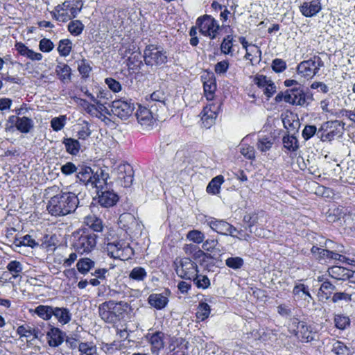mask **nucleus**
Instances as JSON below:
<instances>
[{
    "label": "nucleus",
    "instance_id": "7c9ffc66",
    "mask_svg": "<svg viewBox=\"0 0 355 355\" xmlns=\"http://www.w3.org/2000/svg\"><path fill=\"white\" fill-rule=\"evenodd\" d=\"M55 71L59 79L63 83H68L71 80V69L68 64L59 63L56 67Z\"/></svg>",
    "mask_w": 355,
    "mask_h": 355
},
{
    "label": "nucleus",
    "instance_id": "c756f323",
    "mask_svg": "<svg viewBox=\"0 0 355 355\" xmlns=\"http://www.w3.org/2000/svg\"><path fill=\"white\" fill-rule=\"evenodd\" d=\"M293 294L298 299H303L307 302H310V300L313 299L309 293L308 286L304 284L295 285L293 290Z\"/></svg>",
    "mask_w": 355,
    "mask_h": 355
},
{
    "label": "nucleus",
    "instance_id": "a19ab883",
    "mask_svg": "<svg viewBox=\"0 0 355 355\" xmlns=\"http://www.w3.org/2000/svg\"><path fill=\"white\" fill-rule=\"evenodd\" d=\"M204 92L207 100H211L216 89V83L214 79L209 78L203 84Z\"/></svg>",
    "mask_w": 355,
    "mask_h": 355
},
{
    "label": "nucleus",
    "instance_id": "6e6552de",
    "mask_svg": "<svg viewBox=\"0 0 355 355\" xmlns=\"http://www.w3.org/2000/svg\"><path fill=\"white\" fill-rule=\"evenodd\" d=\"M177 275L186 279L191 280L198 272L197 264L190 257H179L174 261Z\"/></svg>",
    "mask_w": 355,
    "mask_h": 355
},
{
    "label": "nucleus",
    "instance_id": "a18cd8bd",
    "mask_svg": "<svg viewBox=\"0 0 355 355\" xmlns=\"http://www.w3.org/2000/svg\"><path fill=\"white\" fill-rule=\"evenodd\" d=\"M14 243L17 246H28L33 248L37 245V243L32 238L31 236L26 234L24 236L15 238Z\"/></svg>",
    "mask_w": 355,
    "mask_h": 355
},
{
    "label": "nucleus",
    "instance_id": "393cba45",
    "mask_svg": "<svg viewBox=\"0 0 355 355\" xmlns=\"http://www.w3.org/2000/svg\"><path fill=\"white\" fill-rule=\"evenodd\" d=\"M112 175L117 178H134L136 174L133 167L128 163L121 164L114 168L112 171Z\"/></svg>",
    "mask_w": 355,
    "mask_h": 355
},
{
    "label": "nucleus",
    "instance_id": "e2e57ef3",
    "mask_svg": "<svg viewBox=\"0 0 355 355\" xmlns=\"http://www.w3.org/2000/svg\"><path fill=\"white\" fill-rule=\"evenodd\" d=\"M78 69L83 77L87 78L92 71V67L85 60H82L78 64Z\"/></svg>",
    "mask_w": 355,
    "mask_h": 355
},
{
    "label": "nucleus",
    "instance_id": "37998d69",
    "mask_svg": "<svg viewBox=\"0 0 355 355\" xmlns=\"http://www.w3.org/2000/svg\"><path fill=\"white\" fill-rule=\"evenodd\" d=\"M84 28V24L80 20L71 21L68 24L69 32L74 36L80 35Z\"/></svg>",
    "mask_w": 355,
    "mask_h": 355
},
{
    "label": "nucleus",
    "instance_id": "bf43d9fd",
    "mask_svg": "<svg viewBox=\"0 0 355 355\" xmlns=\"http://www.w3.org/2000/svg\"><path fill=\"white\" fill-rule=\"evenodd\" d=\"M335 325L339 329H345L349 325V319L342 315H336L334 318Z\"/></svg>",
    "mask_w": 355,
    "mask_h": 355
},
{
    "label": "nucleus",
    "instance_id": "9d476101",
    "mask_svg": "<svg viewBox=\"0 0 355 355\" xmlns=\"http://www.w3.org/2000/svg\"><path fill=\"white\" fill-rule=\"evenodd\" d=\"M324 62L318 55H314L307 60L301 62L297 66V73L304 78H313L317 75Z\"/></svg>",
    "mask_w": 355,
    "mask_h": 355
},
{
    "label": "nucleus",
    "instance_id": "5701e85b",
    "mask_svg": "<svg viewBox=\"0 0 355 355\" xmlns=\"http://www.w3.org/2000/svg\"><path fill=\"white\" fill-rule=\"evenodd\" d=\"M98 202L105 207L114 206L119 200L118 196L113 190H106L98 196Z\"/></svg>",
    "mask_w": 355,
    "mask_h": 355
},
{
    "label": "nucleus",
    "instance_id": "f8f14e48",
    "mask_svg": "<svg viewBox=\"0 0 355 355\" xmlns=\"http://www.w3.org/2000/svg\"><path fill=\"white\" fill-rule=\"evenodd\" d=\"M134 104L128 100L118 99L112 103V112L121 119H127L132 114Z\"/></svg>",
    "mask_w": 355,
    "mask_h": 355
},
{
    "label": "nucleus",
    "instance_id": "864d4df0",
    "mask_svg": "<svg viewBox=\"0 0 355 355\" xmlns=\"http://www.w3.org/2000/svg\"><path fill=\"white\" fill-rule=\"evenodd\" d=\"M243 263V259L239 257H229L225 260L227 266L234 270L240 269Z\"/></svg>",
    "mask_w": 355,
    "mask_h": 355
},
{
    "label": "nucleus",
    "instance_id": "c9c22d12",
    "mask_svg": "<svg viewBox=\"0 0 355 355\" xmlns=\"http://www.w3.org/2000/svg\"><path fill=\"white\" fill-rule=\"evenodd\" d=\"M66 150L71 155H76L78 153L80 145L78 140L72 138H67L63 141Z\"/></svg>",
    "mask_w": 355,
    "mask_h": 355
},
{
    "label": "nucleus",
    "instance_id": "412c9836",
    "mask_svg": "<svg viewBox=\"0 0 355 355\" xmlns=\"http://www.w3.org/2000/svg\"><path fill=\"white\" fill-rule=\"evenodd\" d=\"M157 110H151V108L147 109L146 107L139 108L136 113L137 119L138 122L144 126H150L153 123L154 117L153 114Z\"/></svg>",
    "mask_w": 355,
    "mask_h": 355
},
{
    "label": "nucleus",
    "instance_id": "6ab92c4d",
    "mask_svg": "<svg viewBox=\"0 0 355 355\" xmlns=\"http://www.w3.org/2000/svg\"><path fill=\"white\" fill-rule=\"evenodd\" d=\"M321 9L322 6L320 0L304 2L300 7L301 13L306 17L315 16Z\"/></svg>",
    "mask_w": 355,
    "mask_h": 355
},
{
    "label": "nucleus",
    "instance_id": "1a4fd4ad",
    "mask_svg": "<svg viewBox=\"0 0 355 355\" xmlns=\"http://www.w3.org/2000/svg\"><path fill=\"white\" fill-rule=\"evenodd\" d=\"M289 331L293 334L297 338L303 343H309L314 340L315 333L311 326L304 321H300L297 318L292 320Z\"/></svg>",
    "mask_w": 355,
    "mask_h": 355
},
{
    "label": "nucleus",
    "instance_id": "cd10ccee",
    "mask_svg": "<svg viewBox=\"0 0 355 355\" xmlns=\"http://www.w3.org/2000/svg\"><path fill=\"white\" fill-rule=\"evenodd\" d=\"M16 332L20 338H28L33 336L34 339H37L39 337L40 331L38 328L31 327L29 324H25L19 326Z\"/></svg>",
    "mask_w": 355,
    "mask_h": 355
},
{
    "label": "nucleus",
    "instance_id": "ddd939ff",
    "mask_svg": "<svg viewBox=\"0 0 355 355\" xmlns=\"http://www.w3.org/2000/svg\"><path fill=\"white\" fill-rule=\"evenodd\" d=\"M344 126L345 123L338 120L327 121L322 126V129L327 132L325 138L331 141L335 137H341L344 132Z\"/></svg>",
    "mask_w": 355,
    "mask_h": 355
},
{
    "label": "nucleus",
    "instance_id": "79ce46f5",
    "mask_svg": "<svg viewBox=\"0 0 355 355\" xmlns=\"http://www.w3.org/2000/svg\"><path fill=\"white\" fill-rule=\"evenodd\" d=\"M233 40V36L232 35H228L223 38L220 44L221 53L225 55H232Z\"/></svg>",
    "mask_w": 355,
    "mask_h": 355
},
{
    "label": "nucleus",
    "instance_id": "49530a36",
    "mask_svg": "<svg viewBox=\"0 0 355 355\" xmlns=\"http://www.w3.org/2000/svg\"><path fill=\"white\" fill-rule=\"evenodd\" d=\"M191 280L198 288L206 289L210 286V280L206 275L196 273Z\"/></svg>",
    "mask_w": 355,
    "mask_h": 355
},
{
    "label": "nucleus",
    "instance_id": "338daca9",
    "mask_svg": "<svg viewBox=\"0 0 355 355\" xmlns=\"http://www.w3.org/2000/svg\"><path fill=\"white\" fill-rule=\"evenodd\" d=\"M105 82L112 92H119L121 90V85L114 78H107Z\"/></svg>",
    "mask_w": 355,
    "mask_h": 355
},
{
    "label": "nucleus",
    "instance_id": "6e6d98bb",
    "mask_svg": "<svg viewBox=\"0 0 355 355\" xmlns=\"http://www.w3.org/2000/svg\"><path fill=\"white\" fill-rule=\"evenodd\" d=\"M273 144L272 139L267 137H260L257 144V148L261 152L269 150Z\"/></svg>",
    "mask_w": 355,
    "mask_h": 355
},
{
    "label": "nucleus",
    "instance_id": "4c0bfd02",
    "mask_svg": "<svg viewBox=\"0 0 355 355\" xmlns=\"http://www.w3.org/2000/svg\"><path fill=\"white\" fill-rule=\"evenodd\" d=\"M72 48V42L69 39L60 40L58 51L61 56L66 57L69 55Z\"/></svg>",
    "mask_w": 355,
    "mask_h": 355
},
{
    "label": "nucleus",
    "instance_id": "de8ad7c7",
    "mask_svg": "<svg viewBox=\"0 0 355 355\" xmlns=\"http://www.w3.org/2000/svg\"><path fill=\"white\" fill-rule=\"evenodd\" d=\"M336 288V286L331 282L325 281L321 284L319 293L324 296L326 300H328Z\"/></svg>",
    "mask_w": 355,
    "mask_h": 355
},
{
    "label": "nucleus",
    "instance_id": "b1692460",
    "mask_svg": "<svg viewBox=\"0 0 355 355\" xmlns=\"http://www.w3.org/2000/svg\"><path fill=\"white\" fill-rule=\"evenodd\" d=\"M64 337V333L56 327H52L47 333L48 343L51 347H58L61 345Z\"/></svg>",
    "mask_w": 355,
    "mask_h": 355
},
{
    "label": "nucleus",
    "instance_id": "f03ea898",
    "mask_svg": "<svg viewBox=\"0 0 355 355\" xmlns=\"http://www.w3.org/2000/svg\"><path fill=\"white\" fill-rule=\"evenodd\" d=\"M128 304L124 301L109 300L98 306L99 315L107 323L116 324L124 317Z\"/></svg>",
    "mask_w": 355,
    "mask_h": 355
},
{
    "label": "nucleus",
    "instance_id": "f704fd0d",
    "mask_svg": "<svg viewBox=\"0 0 355 355\" xmlns=\"http://www.w3.org/2000/svg\"><path fill=\"white\" fill-rule=\"evenodd\" d=\"M33 127V121L31 119L23 116L19 117L16 128L22 133H28Z\"/></svg>",
    "mask_w": 355,
    "mask_h": 355
},
{
    "label": "nucleus",
    "instance_id": "ea45409f",
    "mask_svg": "<svg viewBox=\"0 0 355 355\" xmlns=\"http://www.w3.org/2000/svg\"><path fill=\"white\" fill-rule=\"evenodd\" d=\"M187 239L196 244L202 243L205 236L203 232L198 230H192L188 232Z\"/></svg>",
    "mask_w": 355,
    "mask_h": 355
},
{
    "label": "nucleus",
    "instance_id": "69168bd1",
    "mask_svg": "<svg viewBox=\"0 0 355 355\" xmlns=\"http://www.w3.org/2000/svg\"><path fill=\"white\" fill-rule=\"evenodd\" d=\"M65 116L55 117L51 119V125L55 131H59L64 126Z\"/></svg>",
    "mask_w": 355,
    "mask_h": 355
},
{
    "label": "nucleus",
    "instance_id": "c03bdc74",
    "mask_svg": "<svg viewBox=\"0 0 355 355\" xmlns=\"http://www.w3.org/2000/svg\"><path fill=\"white\" fill-rule=\"evenodd\" d=\"M284 146L290 151H295L298 149V141L293 135H286L283 137Z\"/></svg>",
    "mask_w": 355,
    "mask_h": 355
},
{
    "label": "nucleus",
    "instance_id": "f3484780",
    "mask_svg": "<svg viewBox=\"0 0 355 355\" xmlns=\"http://www.w3.org/2000/svg\"><path fill=\"white\" fill-rule=\"evenodd\" d=\"M107 179H87L85 182L89 190H93L98 196L106 190H112V186L107 182Z\"/></svg>",
    "mask_w": 355,
    "mask_h": 355
},
{
    "label": "nucleus",
    "instance_id": "a878e982",
    "mask_svg": "<svg viewBox=\"0 0 355 355\" xmlns=\"http://www.w3.org/2000/svg\"><path fill=\"white\" fill-rule=\"evenodd\" d=\"M329 272L333 278L338 280L349 279L353 275L352 270L341 266H334L329 269Z\"/></svg>",
    "mask_w": 355,
    "mask_h": 355
},
{
    "label": "nucleus",
    "instance_id": "3c124183",
    "mask_svg": "<svg viewBox=\"0 0 355 355\" xmlns=\"http://www.w3.org/2000/svg\"><path fill=\"white\" fill-rule=\"evenodd\" d=\"M80 355H94L96 352V348L92 343H80L78 345Z\"/></svg>",
    "mask_w": 355,
    "mask_h": 355
},
{
    "label": "nucleus",
    "instance_id": "20e7f679",
    "mask_svg": "<svg viewBox=\"0 0 355 355\" xmlns=\"http://www.w3.org/2000/svg\"><path fill=\"white\" fill-rule=\"evenodd\" d=\"M73 248L80 254L89 253L95 249L97 243L96 234L87 228L76 231L73 234Z\"/></svg>",
    "mask_w": 355,
    "mask_h": 355
},
{
    "label": "nucleus",
    "instance_id": "680f3d73",
    "mask_svg": "<svg viewBox=\"0 0 355 355\" xmlns=\"http://www.w3.org/2000/svg\"><path fill=\"white\" fill-rule=\"evenodd\" d=\"M54 48L53 42L46 38H43L40 41L39 49L42 52H50Z\"/></svg>",
    "mask_w": 355,
    "mask_h": 355
},
{
    "label": "nucleus",
    "instance_id": "4be33fe9",
    "mask_svg": "<svg viewBox=\"0 0 355 355\" xmlns=\"http://www.w3.org/2000/svg\"><path fill=\"white\" fill-rule=\"evenodd\" d=\"M15 47L19 54L33 61H40L43 58L40 53L35 52L28 49V47L22 42H17Z\"/></svg>",
    "mask_w": 355,
    "mask_h": 355
},
{
    "label": "nucleus",
    "instance_id": "13d9d810",
    "mask_svg": "<svg viewBox=\"0 0 355 355\" xmlns=\"http://www.w3.org/2000/svg\"><path fill=\"white\" fill-rule=\"evenodd\" d=\"M218 244V239L209 238L206 240H204L202 245V248L207 252H212L214 250L216 249V246Z\"/></svg>",
    "mask_w": 355,
    "mask_h": 355
},
{
    "label": "nucleus",
    "instance_id": "aec40b11",
    "mask_svg": "<svg viewBox=\"0 0 355 355\" xmlns=\"http://www.w3.org/2000/svg\"><path fill=\"white\" fill-rule=\"evenodd\" d=\"M146 338H148L149 343L151 345V350L153 354H158V352L164 346V333L161 331H157L153 334H148Z\"/></svg>",
    "mask_w": 355,
    "mask_h": 355
},
{
    "label": "nucleus",
    "instance_id": "58836bf2",
    "mask_svg": "<svg viewBox=\"0 0 355 355\" xmlns=\"http://www.w3.org/2000/svg\"><path fill=\"white\" fill-rule=\"evenodd\" d=\"M77 269L82 274H86L94 266V262L89 258L80 259L77 263Z\"/></svg>",
    "mask_w": 355,
    "mask_h": 355
},
{
    "label": "nucleus",
    "instance_id": "0eeeda50",
    "mask_svg": "<svg viewBox=\"0 0 355 355\" xmlns=\"http://www.w3.org/2000/svg\"><path fill=\"white\" fill-rule=\"evenodd\" d=\"M105 250L107 255L115 259L127 260L133 254V250L129 244H126L121 241L115 240L111 242L107 239L105 242Z\"/></svg>",
    "mask_w": 355,
    "mask_h": 355
},
{
    "label": "nucleus",
    "instance_id": "774afa93",
    "mask_svg": "<svg viewBox=\"0 0 355 355\" xmlns=\"http://www.w3.org/2000/svg\"><path fill=\"white\" fill-rule=\"evenodd\" d=\"M272 68L275 72H282L286 68V62L282 59L276 58L272 61Z\"/></svg>",
    "mask_w": 355,
    "mask_h": 355
},
{
    "label": "nucleus",
    "instance_id": "dca6fc26",
    "mask_svg": "<svg viewBox=\"0 0 355 355\" xmlns=\"http://www.w3.org/2000/svg\"><path fill=\"white\" fill-rule=\"evenodd\" d=\"M218 108L219 107L216 106L215 105H209L203 109L201 113V120L204 127L209 128L215 123V121L218 115L217 110Z\"/></svg>",
    "mask_w": 355,
    "mask_h": 355
},
{
    "label": "nucleus",
    "instance_id": "5fc2aeb1",
    "mask_svg": "<svg viewBox=\"0 0 355 355\" xmlns=\"http://www.w3.org/2000/svg\"><path fill=\"white\" fill-rule=\"evenodd\" d=\"M258 221L259 214L255 212L246 214L243 217V222L248 225L250 232H252V227L258 223Z\"/></svg>",
    "mask_w": 355,
    "mask_h": 355
},
{
    "label": "nucleus",
    "instance_id": "7ed1b4c3",
    "mask_svg": "<svg viewBox=\"0 0 355 355\" xmlns=\"http://www.w3.org/2000/svg\"><path fill=\"white\" fill-rule=\"evenodd\" d=\"M83 6L81 0H66L57 5L50 13L55 20L67 22L77 17Z\"/></svg>",
    "mask_w": 355,
    "mask_h": 355
},
{
    "label": "nucleus",
    "instance_id": "09e8293b",
    "mask_svg": "<svg viewBox=\"0 0 355 355\" xmlns=\"http://www.w3.org/2000/svg\"><path fill=\"white\" fill-rule=\"evenodd\" d=\"M240 153L248 159H253L255 157V150L254 147L245 144L244 140H243L241 144Z\"/></svg>",
    "mask_w": 355,
    "mask_h": 355
},
{
    "label": "nucleus",
    "instance_id": "39448f33",
    "mask_svg": "<svg viewBox=\"0 0 355 355\" xmlns=\"http://www.w3.org/2000/svg\"><path fill=\"white\" fill-rule=\"evenodd\" d=\"M145 64L151 67H161L168 62L167 53L160 46L147 45L144 51Z\"/></svg>",
    "mask_w": 355,
    "mask_h": 355
},
{
    "label": "nucleus",
    "instance_id": "8fccbe9b",
    "mask_svg": "<svg viewBox=\"0 0 355 355\" xmlns=\"http://www.w3.org/2000/svg\"><path fill=\"white\" fill-rule=\"evenodd\" d=\"M223 181L224 179H211L207 187V193L213 195L218 193Z\"/></svg>",
    "mask_w": 355,
    "mask_h": 355
},
{
    "label": "nucleus",
    "instance_id": "473e14b6",
    "mask_svg": "<svg viewBox=\"0 0 355 355\" xmlns=\"http://www.w3.org/2000/svg\"><path fill=\"white\" fill-rule=\"evenodd\" d=\"M7 270L12 275L13 279H16L19 277H21L23 271V265L20 261L13 260L10 261L7 266Z\"/></svg>",
    "mask_w": 355,
    "mask_h": 355
},
{
    "label": "nucleus",
    "instance_id": "4d7b16f0",
    "mask_svg": "<svg viewBox=\"0 0 355 355\" xmlns=\"http://www.w3.org/2000/svg\"><path fill=\"white\" fill-rule=\"evenodd\" d=\"M210 314V306L207 303H201L199 304L196 315L198 319L204 320L207 318Z\"/></svg>",
    "mask_w": 355,
    "mask_h": 355
},
{
    "label": "nucleus",
    "instance_id": "e433bc0d",
    "mask_svg": "<svg viewBox=\"0 0 355 355\" xmlns=\"http://www.w3.org/2000/svg\"><path fill=\"white\" fill-rule=\"evenodd\" d=\"M147 277V272L141 266L135 267L129 274V279L136 282H143Z\"/></svg>",
    "mask_w": 355,
    "mask_h": 355
},
{
    "label": "nucleus",
    "instance_id": "603ef678",
    "mask_svg": "<svg viewBox=\"0 0 355 355\" xmlns=\"http://www.w3.org/2000/svg\"><path fill=\"white\" fill-rule=\"evenodd\" d=\"M331 351L337 355H348L349 348L342 342L336 341L332 346Z\"/></svg>",
    "mask_w": 355,
    "mask_h": 355
},
{
    "label": "nucleus",
    "instance_id": "2f4dec72",
    "mask_svg": "<svg viewBox=\"0 0 355 355\" xmlns=\"http://www.w3.org/2000/svg\"><path fill=\"white\" fill-rule=\"evenodd\" d=\"M54 306L48 305H39L34 310V313L44 320H49L53 314Z\"/></svg>",
    "mask_w": 355,
    "mask_h": 355
},
{
    "label": "nucleus",
    "instance_id": "423d86ee",
    "mask_svg": "<svg viewBox=\"0 0 355 355\" xmlns=\"http://www.w3.org/2000/svg\"><path fill=\"white\" fill-rule=\"evenodd\" d=\"M196 26L199 32L210 40L216 39L221 29L218 21L209 15H204L196 19Z\"/></svg>",
    "mask_w": 355,
    "mask_h": 355
},
{
    "label": "nucleus",
    "instance_id": "4468645a",
    "mask_svg": "<svg viewBox=\"0 0 355 355\" xmlns=\"http://www.w3.org/2000/svg\"><path fill=\"white\" fill-rule=\"evenodd\" d=\"M286 103L303 106L306 103V94L301 86L286 90Z\"/></svg>",
    "mask_w": 355,
    "mask_h": 355
},
{
    "label": "nucleus",
    "instance_id": "bb28decb",
    "mask_svg": "<svg viewBox=\"0 0 355 355\" xmlns=\"http://www.w3.org/2000/svg\"><path fill=\"white\" fill-rule=\"evenodd\" d=\"M53 315L62 325L68 324L71 320V313L69 310L65 307L54 306Z\"/></svg>",
    "mask_w": 355,
    "mask_h": 355
},
{
    "label": "nucleus",
    "instance_id": "72a5a7b5",
    "mask_svg": "<svg viewBox=\"0 0 355 355\" xmlns=\"http://www.w3.org/2000/svg\"><path fill=\"white\" fill-rule=\"evenodd\" d=\"M140 52H135L127 60V65L132 70H139L143 65Z\"/></svg>",
    "mask_w": 355,
    "mask_h": 355
},
{
    "label": "nucleus",
    "instance_id": "f257e3e1",
    "mask_svg": "<svg viewBox=\"0 0 355 355\" xmlns=\"http://www.w3.org/2000/svg\"><path fill=\"white\" fill-rule=\"evenodd\" d=\"M79 203L77 196L72 192H63L50 198L46 209L55 216H63L73 212Z\"/></svg>",
    "mask_w": 355,
    "mask_h": 355
},
{
    "label": "nucleus",
    "instance_id": "0e129e2a",
    "mask_svg": "<svg viewBox=\"0 0 355 355\" xmlns=\"http://www.w3.org/2000/svg\"><path fill=\"white\" fill-rule=\"evenodd\" d=\"M345 213L343 209L336 208L332 210H330V213L328 215V220L329 222H335L339 219H340Z\"/></svg>",
    "mask_w": 355,
    "mask_h": 355
},
{
    "label": "nucleus",
    "instance_id": "a211bd4d",
    "mask_svg": "<svg viewBox=\"0 0 355 355\" xmlns=\"http://www.w3.org/2000/svg\"><path fill=\"white\" fill-rule=\"evenodd\" d=\"M166 96L162 91H155L150 96L148 101V107L151 110H164L166 107L165 104Z\"/></svg>",
    "mask_w": 355,
    "mask_h": 355
},
{
    "label": "nucleus",
    "instance_id": "c85d7f7f",
    "mask_svg": "<svg viewBox=\"0 0 355 355\" xmlns=\"http://www.w3.org/2000/svg\"><path fill=\"white\" fill-rule=\"evenodd\" d=\"M84 223L89 227V230L94 232H100L103 231V225L101 218L95 215H88L84 218Z\"/></svg>",
    "mask_w": 355,
    "mask_h": 355
},
{
    "label": "nucleus",
    "instance_id": "052dcab7",
    "mask_svg": "<svg viewBox=\"0 0 355 355\" xmlns=\"http://www.w3.org/2000/svg\"><path fill=\"white\" fill-rule=\"evenodd\" d=\"M271 80L268 78H267L266 76L263 75H257L254 77V83L259 87L263 89H266V87H268V85H269L270 83H271Z\"/></svg>",
    "mask_w": 355,
    "mask_h": 355
},
{
    "label": "nucleus",
    "instance_id": "2eb2a0df",
    "mask_svg": "<svg viewBox=\"0 0 355 355\" xmlns=\"http://www.w3.org/2000/svg\"><path fill=\"white\" fill-rule=\"evenodd\" d=\"M169 295L170 291L168 290H166L163 293H152L148 298V302L151 306L161 310L168 304Z\"/></svg>",
    "mask_w": 355,
    "mask_h": 355
},
{
    "label": "nucleus",
    "instance_id": "9b49d317",
    "mask_svg": "<svg viewBox=\"0 0 355 355\" xmlns=\"http://www.w3.org/2000/svg\"><path fill=\"white\" fill-rule=\"evenodd\" d=\"M207 223L210 228L218 234L239 238L234 234L236 232L239 233L236 228L224 220L211 218L207 220Z\"/></svg>",
    "mask_w": 355,
    "mask_h": 355
}]
</instances>
